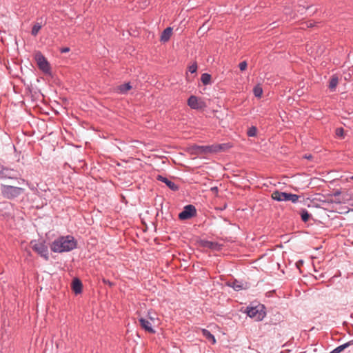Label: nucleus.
Returning <instances> with one entry per match:
<instances>
[{"label":"nucleus","instance_id":"f257e3e1","mask_svg":"<svg viewBox=\"0 0 353 353\" xmlns=\"http://www.w3.org/2000/svg\"><path fill=\"white\" fill-rule=\"evenodd\" d=\"M77 247V241L72 236H61L54 240L50 245L51 250L54 252H69Z\"/></svg>","mask_w":353,"mask_h":353},{"label":"nucleus","instance_id":"f03ea898","mask_svg":"<svg viewBox=\"0 0 353 353\" xmlns=\"http://www.w3.org/2000/svg\"><path fill=\"white\" fill-rule=\"evenodd\" d=\"M227 144H216L212 145H193L188 147L186 151L191 155H199L210 152H217L228 148Z\"/></svg>","mask_w":353,"mask_h":353},{"label":"nucleus","instance_id":"7ed1b4c3","mask_svg":"<svg viewBox=\"0 0 353 353\" xmlns=\"http://www.w3.org/2000/svg\"><path fill=\"white\" fill-rule=\"evenodd\" d=\"M30 246L41 257L46 260L48 259V249L44 241L33 240L30 242Z\"/></svg>","mask_w":353,"mask_h":353},{"label":"nucleus","instance_id":"20e7f679","mask_svg":"<svg viewBox=\"0 0 353 353\" xmlns=\"http://www.w3.org/2000/svg\"><path fill=\"white\" fill-rule=\"evenodd\" d=\"M1 192L4 197L10 199L21 194L23 192V189L11 185H3Z\"/></svg>","mask_w":353,"mask_h":353},{"label":"nucleus","instance_id":"39448f33","mask_svg":"<svg viewBox=\"0 0 353 353\" xmlns=\"http://www.w3.org/2000/svg\"><path fill=\"white\" fill-rule=\"evenodd\" d=\"M247 314L256 321H261L265 316V312L263 305L248 307Z\"/></svg>","mask_w":353,"mask_h":353},{"label":"nucleus","instance_id":"423d86ee","mask_svg":"<svg viewBox=\"0 0 353 353\" xmlns=\"http://www.w3.org/2000/svg\"><path fill=\"white\" fill-rule=\"evenodd\" d=\"M35 59L38 64L39 68L45 73H49L50 67L46 59L43 56L41 52H37L35 54Z\"/></svg>","mask_w":353,"mask_h":353},{"label":"nucleus","instance_id":"0eeeda50","mask_svg":"<svg viewBox=\"0 0 353 353\" xmlns=\"http://www.w3.org/2000/svg\"><path fill=\"white\" fill-rule=\"evenodd\" d=\"M196 214V208L192 205H188L184 207L183 210L179 213V218L181 220H187Z\"/></svg>","mask_w":353,"mask_h":353},{"label":"nucleus","instance_id":"6e6552de","mask_svg":"<svg viewBox=\"0 0 353 353\" xmlns=\"http://www.w3.org/2000/svg\"><path fill=\"white\" fill-rule=\"evenodd\" d=\"M188 105L192 109H203L205 107V103L199 99L195 96H191L188 100Z\"/></svg>","mask_w":353,"mask_h":353},{"label":"nucleus","instance_id":"1a4fd4ad","mask_svg":"<svg viewBox=\"0 0 353 353\" xmlns=\"http://www.w3.org/2000/svg\"><path fill=\"white\" fill-rule=\"evenodd\" d=\"M139 321L140 323V325L143 329H144L146 332L154 334L156 331L153 328L155 325L152 323V322H150L148 319H145L143 317H140L139 319Z\"/></svg>","mask_w":353,"mask_h":353},{"label":"nucleus","instance_id":"9d476101","mask_svg":"<svg viewBox=\"0 0 353 353\" xmlns=\"http://www.w3.org/2000/svg\"><path fill=\"white\" fill-rule=\"evenodd\" d=\"M288 194L286 192H282L276 190L272 192V198L277 201H288Z\"/></svg>","mask_w":353,"mask_h":353},{"label":"nucleus","instance_id":"9b49d317","mask_svg":"<svg viewBox=\"0 0 353 353\" xmlns=\"http://www.w3.org/2000/svg\"><path fill=\"white\" fill-rule=\"evenodd\" d=\"M172 34V28L168 27L165 28L161 35V41L165 43L169 41Z\"/></svg>","mask_w":353,"mask_h":353},{"label":"nucleus","instance_id":"f8f14e48","mask_svg":"<svg viewBox=\"0 0 353 353\" xmlns=\"http://www.w3.org/2000/svg\"><path fill=\"white\" fill-rule=\"evenodd\" d=\"M157 179L165 183L171 190H177L178 186L172 181L168 180L167 178L159 175Z\"/></svg>","mask_w":353,"mask_h":353},{"label":"nucleus","instance_id":"ddd939ff","mask_svg":"<svg viewBox=\"0 0 353 353\" xmlns=\"http://www.w3.org/2000/svg\"><path fill=\"white\" fill-rule=\"evenodd\" d=\"M131 88H132V86L130 85V83H127L117 86L115 88V92L120 93V94H125Z\"/></svg>","mask_w":353,"mask_h":353},{"label":"nucleus","instance_id":"4468645a","mask_svg":"<svg viewBox=\"0 0 353 353\" xmlns=\"http://www.w3.org/2000/svg\"><path fill=\"white\" fill-rule=\"evenodd\" d=\"M231 286L236 291L245 290L248 288V285L246 283H243L238 281L232 282Z\"/></svg>","mask_w":353,"mask_h":353},{"label":"nucleus","instance_id":"2eb2a0df","mask_svg":"<svg viewBox=\"0 0 353 353\" xmlns=\"http://www.w3.org/2000/svg\"><path fill=\"white\" fill-rule=\"evenodd\" d=\"M82 284L81 282L76 279L72 281V290L76 294H79L81 292Z\"/></svg>","mask_w":353,"mask_h":353},{"label":"nucleus","instance_id":"dca6fc26","mask_svg":"<svg viewBox=\"0 0 353 353\" xmlns=\"http://www.w3.org/2000/svg\"><path fill=\"white\" fill-rule=\"evenodd\" d=\"M203 335L209 341L212 342V344L216 343V339L214 335H212L208 330L205 329H203L201 330Z\"/></svg>","mask_w":353,"mask_h":353},{"label":"nucleus","instance_id":"f3484780","mask_svg":"<svg viewBox=\"0 0 353 353\" xmlns=\"http://www.w3.org/2000/svg\"><path fill=\"white\" fill-rule=\"evenodd\" d=\"M339 83V79L336 76H332L329 83V88L334 90Z\"/></svg>","mask_w":353,"mask_h":353},{"label":"nucleus","instance_id":"a211bd4d","mask_svg":"<svg viewBox=\"0 0 353 353\" xmlns=\"http://www.w3.org/2000/svg\"><path fill=\"white\" fill-rule=\"evenodd\" d=\"M201 80L204 85H208L210 83L211 76L207 73L201 75Z\"/></svg>","mask_w":353,"mask_h":353},{"label":"nucleus","instance_id":"6ab92c4d","mask_svg":"<svg viewBox=\"0 0 353 353\" xmlns=\"http://www.w3.org/2000/svg\"><path fill=\"white\" fill-rule=\"evenodd\" d=\"M253 92L256 97L260 98L263 94V89L260 85H256L254 88Z\"/></svg>","mask_w":353,"mask_h":353},{"label":"nucleus","instance_id":"aec40b11","mask_svg":"<svg viewBox=\"0 0 353 353\" xmlns=\"http://www.w3.org/2000/svg\"><path fill=\"white\" fill-rule=\"evenodd\" d=\"M41 25L40 23H35L33 26L32 29V32H31L33 36H36L38 34L39 31L41 30Z\"/></svg>","mask_w":353,"mask_h":353},{"label":"nucleus","instance_id":"412c9836","mask_svg":"<svg viewBox=\"0 0 353 353\" xmlns=\"http://www.w3.org/2000/svg\"><path fill=\"white\" fill-rule=\"evenodd\" d=\"M204 247L210 248L212 250H216L218 248V244L211 241H206L203 244Z\"/></svg>","mask_w":353,"mask_h":353},{"label":"nucleus","instance_id":"4be33fe9","mask_svg":"<svg viewBox=\"0 0 353 353\" xmlns=\"http://www.w3.org/2000/svg\"><path fill=\"white\" fill-rule=\"evenodd\" d=\"M349 345H350V343H345V344H343L342 345H340V346L337 347L336 348H335L332 352V353H340L341 352H342L343 350H345V348H346Z\"/></svg>","mask_w":353,"mask_h":353},{"label":"nucleus","instance_id":"5701e85b","mask_svg":"<svg viewBox=\"0 0 353 353\" xmlns=\"http://www.w3.org/2000/svg\"><path fill=\"white\" fill-rule=\"evenodd\" d=\"M301 219L304 222H307L310 217V214L305 210H302V212L301 213Z\"/></svg>","mask_w":353,"mask_h":353},{"label":"nucleus","instance_id":"b1692460","mask_svg":"<svg viewBox=\"0 0 353 353\" xmlns=\"http://www.w3.org/2000/svg\"><path fill=\"white\" fill-rule=\"evenodd\" d=\"M299 196L294 194L288 193V201H290L292 203H295L298 201Z\"/></svg>","mask_w":353,"mask_h":353},{"label":"nucleus","instance_id":"393cba45","mask_svg":"<svg viewBox=\"0 0 353 353\" xmlns=\"http://www.w3.org/2000/svg\"><path fill=\"white\" fill-rule=\"evenodd\" d=\"M256 132H257L256 128L254 126H252L251 128H250L248 129L247 134L249 137H254L256 134Z\"/></svg>","mask_w":353,"mask_h":353},{"label":"nucleus","instance_id":"a878e982","mask_svg":"<svg viewBox=\"0 0 353 353\" xmlns=\"http://www.w3.org/2000/svg\"><path fill=\"white\" fill-rule=\"evenodd\" d=\"M336 135L340 138H344V130L342 128L336 129Z\"/></svg>","mask_w":353,"mask_h":353},{"label":"nucleus","instance_id":"bb28decb","mask_svg":"<svg viewBox=\"0 0 353 353\" xmlns=\"http://www.w3.org/2000/svg\"><path fill=\"white\" fill-rule=\"evenodd\" d=\"M196 70H197V65H196V63H193L191 65H190L189 68H188V71L190 73H195L196 72Z\"/></svg>","mask_w":353,"mask_h":353},{"label":"nucleus","instance_id":"cd10ccee","mask_svg":"<svg viewBox=\"0 0 353 353\" xmlns=\"http://www.w3.org/2000/svg\"><path fill=\"white\" fill-rule=\"evenodd\" d=\"M247 66H248V64H247V62L246 61H242L239 63V69L241 70V71H244L246 70L247 68Z\"/></svg>","mask_w":353,"mask_h":353},{"label":"nucleus","instance_id":"c85d7f7f","mask_svg":"<svg viewBox=\"0 0 353 353\" xmlns=\"http://www.w3.org/2000/svg\"><path fill=\"white\" fill-rule=\"evenodd\" d=\"M145 319H148L150 322H152V323L154 325H155L158 323V321H159L158 318H150V319H148V316H146Z\"/></svg>","mask_w":353,"mask_h":353},{"label":"nucleus","instance_id":"c756f323","mask_svg":"<svg viewBox=\"0 0 353 353\" xmlns=\"http://www.w3.org/2000/svg\"><path fill=\"white\" fill-rule=\"evenodd\" d=\"M147 316H148V319H150V318H157L156 314L154 312H151V311L148 312Z\"/></svg>","mask_w":353,"mask_h":353},{"label":"nucleus","instance_id":"7c9ffc66","mask_svg":"<svg viewBox=\"0 0 353 353\" xmlns=\"http://www.w3.org/2000/svg\"><path fill=\"white\" fill-rule=\"evenodd\" d=\"M69 51H70V48L68 47L61 49V52H62V53L68 52Z\"/></svg>","mask_w":353,"mask_h":353},{"label":"nucleus","instance_id":"2f4dec72","mask_svg":"<svg viewBox=\"0 0 353 353\" xmlns=\"http://www.w3.org/2000/svg\"><path fill=\"white\" fill-rule=\"evenodd\" d=\"M305 26L307 28H310V27H312L314 26V23L312 22V21H307V22L305 23Z\"/></svg>","mask_w":353,"mask_h":353},{"label":"nucleus","instance_id":"473e14b6","mask_svg":"<svg viewBox=\"0 0 353 353\" xmlns=\"http://www.w3.org/2000/svg\"><path fill=\"white\" fill-rule=\"evenodd\" d=\"M303 263V261H299L297 263H296V266L298 268H300V266L302 265Z\"/></svg>","mask_w":353,"mask_h":353},{"label":"nucleus","instance_id":"72a5a7b5","mask_svg":"<svg viewBox=\"0 0 353 353\" xmlns=\"http://www.w3.org/2000/svg\"><path fill=\"white\" fill-rule=\"evenodd\" d=\"M211 190H212V191H214V192H217L218 189H217V188H216V187H214V188H211Z\"/></svg>","mask_w":353,"mask_h":353},{"label":"nucleus","instance_id":"f704fd0d","mask_svg":"<svg viewBox=\"0 0 353 353\" xmlns=\"http://www.w3.org/2000/svg\"><path fill=\"white\" fill-rule=\"evenodd\" d=\"M349 343H350H350H353V341H351V342H349Z\"/></svg>","mask_w":353,"mask_h":353},{"label":"nucleus","instance_id":"c9c22d12","mask_svg":"<svg viewBox=\"0 0 353 353\" xmlns=\"http://www.w3.org/2000/svg\"><path fill=\"white\" fill-rule=\"evenodd\" d=\"M351 179H352V180H353V176H351Z\"/></svg>","mask_w":353,"mask_h":353}]
</instances>
